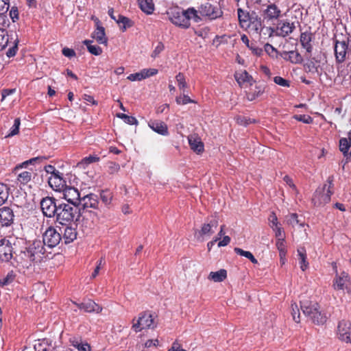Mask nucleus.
<instances>
[{"instance_id":"28","label":"nucleus","mask_w":351,"mask_h":351,"mask_svg":"<svg viewBox=\"0 0 351 351\" xmlns=\"http://www.w3.org/2000/svg\"><path fill=\"white\" fill-rule=\"evenodd\" d=\"M92 38L95 39L99 44L107 45L108 38L106 36L105 28L101 25L96 27V29L92 33Z\"/></svg>"},{"instance_id":"42","label":"nucleus","mask_w":351,"mask_h":351,"mask_svg":"<svg viewBox=\"0 0 351 351\" xmlns=\"http://www.w3.org/2000/svg\"><path fill=\"white\" fill-rule=\"evenodd\" d=\"M315 314L313 315L311 320L315 324L317 325H322L324 324L326 320L327 317L324 313H322V311L315 312Z\"/></svg>"},{"instance_id":"9","label":"nucleus","mask_w":351,"mask_h":351,"mask_svg":"<svg viewBox=\"0 0 351 351\" xmlns=\"http://www.w3.org/2000/svg\"><path fill=\"white\" fill-rule=\"evenodd\" d=\"M260 11L263 21H278L282 16L281 10L274 3H264Z\"/></svg>"},{"instance_id":"15","label":"nucleus","mask_w":351,"mask_h":351,"mask_svg":"<svg viewBox=\"0 0 351 351\" xmlns=\"http://www.w3.org/2000/svg\"><path fill=\"white\" fill-rule=\"evenodd\" d=\"M63 192L64 198L67 201V204L74 206H80V193L77 188L66 185L62 191Z\"/></svg>"},{"instance_id":"19","label":"nucleus","mask_w":351,"mask_h":351,"mask_svg":"<svg viewBox=\"0 0 351 351\" xmlns=\"http://www.w3.org/2000/svg\"><path fill=\"white\" fill-rule=\"evenodd\" d=\"M14 219L13 210L8 206H3L0 208V225L2 227L10 226Z\"/></svg>"},{"instance_id":"35","label":"nucleus","mask_w":351,"mask_h":351,"mask_svg":"<svg viewBox=\"0 0 351 351\" xmlns=\"http://www.w3.org/2000/svg\"><path fill=\"white\" fill-rule=\"evenodd\" d=\"M287 61L294 64H301L303 62V58L297 50H292L288 51Z\"/></svg>"},{"instance_id":"26","label":"nucleus","mask_w":351,"mask_h":351,"mask_svg":"<svg viewBox=\"0 0 351 351\" xmlns=\"http://www.w3.org/2000/svg\"><path fill=\"white\" fill-rule=\"evenodd\" d=\"M69 342L78 351H91V347L87 342L82 341L80 337H71Z\"/></svg>"},{"instance_id":"25","label":"nucleus","mask_w":351,"mask_h":351,"mask_svg":"<svg viewBox=\"0 0 351 351\" xmlns=\"http://www.w3.org/2000/svg\"><path fill=\"white\" fill-rule=\"evenodd\" d=\"M333 177L330 176L327 180V182L328 185L324 184L323 187V191H324L326 189V193H323L320 195L319 201L322 203L326 204L330 201V197L333 194V191H331V189L333 187Z\"/></svg>"},{"instance_id":"18","label":"nucleus","mask_w":351,"mask_h":351,"mask_svg":"<svg viewBox=\"0 0 351 351\" xmlns=\"http://www.w3.org/2000/svg\"><path fill=\"white\" fill-rule=\"evenodd\" d=\"M12 256L11 243L5 239H1L0 240V261L2 262H9Z\"/></svg>"},{"instance_id":"6","label":"nucleus","mask_w":351,"mask_h":351,"mask_svg":"<svg viewBox=\"0 0 351 351\" xmlns=\"http://www.w3.org/2000/svg\"><path fill=\"white\" fill-rule=\"evenodd\" d=\"M97 195L90 193L84 195L80 199L81 215L88 212L90 215L93 214L94 217L98 218L99 214L101 213Z\"/></svg>"},{"instance_id":"41","label":"nucleus","mask_w":351,"mask_h":351,"mask_svg":"<svg viewBox=\"0 0 351 351\" xmlns=\"http://www.w3.org/2000/svg\"><path fill=\"white\" fill-rule=\"evenodd\" d=\"M276 245L278 250L279 251L280 260L282 261V263H284L283 258L285 257L287 254L285 239H276Z\"/></svg>"},{"instance_id":"16","label":"nucleus","mask_w":351,"mask_h":351,"mask_svg":"<svg viewBox=\"0 0 351 351\" xmlns=\"http://www.w3.org/2000/svg\"><path fill=\"white\" fill-rule=\"evenodd\" d=\"M314 40V34L311 31L302 32L300 36V43L302 47L306 50L304 56L310 59L313 49L312 42Z\"/></svg>"},{"instance_id":"30","label":"nucleus","mask_w":351,"mask_h":351,"mask_svg":"<svg viewBox=\"0 0 351 351\" xmlns=\"http://www.w3.org/2000/svg\"><path fill=\"white\" fill-rule=\"evenodd\" d=\"M265 89V86L264 84L256 85L254 89H250V90L246 93L247 100L252 101L261 97L264 93Z\"/></svg>"},{"instance_id":"53","label":"nucleus","mask_w":351,"mask_h":351,"mask_svg":"<svg viewBox=\"0 0 351 351\" xmlns=\"http://www.w3.org/2000/svg\"><path fill=\"white\" fill-rule=\"evenodd\" d=\"M100 160L99 157H98L96 155H90L88 156H86L84 158L82 161L79 163L80 165H89L93 162H97Z\"/></svg>"},{"instance_id":"64","label":"nucleus","mask_w":351,"mask_h":351,"mask_svg":"<svg viewBox=\"0 0 351 351\" xmlns=\"http://www.w3.org/2000/svg\"><path fill=\"white\" fill-rule=\"evenodd\" d=\"M9 0H0V15L5 14L9 10Z\"/></svg>"},{"instance_id":"58","label":"nucleus","mask_w":351,"mask_h":351,"mask_svg":"<svg viewBox=\"0 0 351 351\" xmlns=\"http://www.w3.org/2000/svg\"><path fill=\"white\" fill-rule=\"evenodd\" d=\"M291 308H292L291 315L293 317V319L296 323H300V312H299L298 305L296 304H292Z\"/></svg>"},{"instance_id":"29","label":"nucleus","mask_w":351,"mask_h":351,"mask_svg":"<svg viewBox=\"0 0 351 351\" xmlns=\"http://www.w3.org/2000/svg\"><path fill=\"white\" fill-rule=\"evenodd\" d=\"M234 78L239 86H242L245 82L249 83L250 85L252 86L254 82L252 76L245 70L241 73H236L234 74Z\"/></svg>"},{"instance_id":"13","label":"nucleus","mask_w":351,"mask_h":351,"mask_svg":"<svg viewBox=\"0 0 351 351\" xmlns=\"http://www.w3.org/2000/svg\"><path fill=\"white\" fill-rule=\"evenodd\" d=\"M337 335L341 341L351 343V322L345 319L339 322Z\"/></svg>"},{"instance_id":"2","label":"nucleus","mask_w":351,"mask_h":351,"mask_svg":"<svg viewBox=\"0 0 351 351\" xmlns=\"http://www.w3.org/2000/svg\"><path fill=\"white\" fill-rule=\"evenodd\" d=\"M45 253V246L40 240H35L22 251L19 255L20 263L23 267L29 268L33 263H40Z\"/></svg>"},{"instance_id":"7","label":"nucleus","mask_w":351,"mask_h":351,"mask_svg":"<svg viewBox=\"0 0 351 351\" xmlns=\"http://www.w3.org/2000/svg\"><path fill=\"white\" fill-rule=\"evenodd\" d=\"M156 324L154 323L153 315L148 312H142L139 313L137 319L135 318L132 320V328L138 332L143 330L154 328Z\"/></svg>"},{"instance_id":"5","label":"nucleus","mask_w":351,"mask_h":351,"mask_svg":"<svg viewBox=\"0 0 351 351\" xmlns=\"http://www.w3.org/2000/svg\"><path fill=\"white\" fill-rule=\"evenodd\" d=\"M167 14L169 21L176 26L187 29L191 25V17L188 16L186 10H183L181 8H170L167 11Z\"/></svg>"},{"instance_id":"56","label":"nucleus","mask_w":351,"mask_h":351,"mask_svg":"<svg viewBox=\"0 0 351 351\" xmlns=\"http://www.w3.org/2000/svg\"><path fill=\"white\" fill-rule=\"evenodd\" d=\"M287 223L292 226H294L296 224H300V226H304V223H300L298 219V216L296 213H292L289 216L287 219Z\"/></svg>"},{"instance_id":"45","label":"nucleus","mask_w":351,"mask_h":351,"mask_svg":"<svg viewBox=\"0 0 351 351\" xmlns=\"http://www.w3.org/2000/svg\"><path fill=\"white\" fill-rule=\"evenodd\" d=\"M112 197V193L108 190L102 191L100 193L101 200L106 206H108L111 204Z\"/></svg>"},{"instance_id":"4","label":"nucleus","mask_w":351,"mask_h":351,"mask_svg":"<svg viewBox=\"0 0 351 351\" xmlns=\"http://www.w3.org/2000/svg\"><path fill=\"white\" fill-rule=\"evenodd\" d=\"M18 44L19 39L16 35L14 38L12 34L9 35L5 29L0 28V51L8 47L5 54L8 58H12L19 49Z\"/></svg>"},{"instance_id":"62","label":"nucleus","mask_w":351,"mask_h":351,"mask_svg":"<svg viewBox=\"0 0 351 351\" xmlns=\"http://www.w3.org/2000/svg\"><path fill=\"white\" fill-rule=\"evenodd\" d=\"M198 12L199 11L195 10L194 8H189L186 10L188 16L193 18L195 22H199L201 20L200 17L197 14Z\"/></svg>"},{"instance_id":"3","label":"nucleus","mask_w":351,"mask_h":351,"mask_svg":"<svg viewBox=\"0 0 351 351\" xmlns=\"http://www.w3.org/2000/svg\"><path fill=\"white\" fill-rule=\"evenodd\" d=\"M80 215L81 208L80 206L60 202L56 220L58 223L66 226L74 221H77Z\"/></svg>"},{"instance_id":"39","label":"nucleus","mask_w":351,"mask_h":351,"mask_svg":"<svg viewBox=\"0 0 351 351\" xmlns=\"http://www.w3.org/2000/svg\"><path fill=\"white\" fill-rule=\"evenodd\" d=\"M227 277V271L226 269H221L215 272H210L208 278L214 282H222Z\"/></svg>"},{"instance_id":"31","label":"nucleus","mask_w":351,"mask_h":351,"mask_svg":"<svg viewBox=\"0 0 351 351\" xmlns=\"http://www.w3.org/2000/svg\"><path fill=\"white\" fill-rule=\"evenodd\" d=\"M218 226V220L216 219L210 220L209 223H204L201 230L199 231V234L201 237L204 235H210L214 233L213 228H216Z\"/></svg>"},{"instance_id":"60","label":"nucleus","mask_w":351,"mask_h":351,"mask_svg":"<svg viewBox=\"0 0 351 351\" xmlns=\"http://www.w3.org/2000/svg\"><path fill=\"white\" fill-rule=\"evenodd\" d=\"M165 49V45L162 42H158L156 47L152 53L151 57L156 58L158 57L160 53Z\"/></svg>"},{"instance_id":"12","label":"nucleus","mask_w":351,"mask_h":351,"mask_svg":"<svg viewBox=\"0 0 351 351\" xmlns=\"http://www.w3.org/2000/svg\"><path fill=\"white\" fill-rule=\"evenodd\" d=\"M349 40L339 41L334 39V53L337 64L343 63L346 59V55L348 54Z\"/></svg>"},{"instance_id":"1","label":"nucleus","mask_w":351,"mask_h":351,"mask_svg":"<svg viewBox=\"0 0 351 351\" xmlns=\"http://www.w3.org/2000/svg\"><path fill=\"white\" fill-rule=\"evenodd\" d=\"M240 27L253 34L261 36L264 29V21L255 11L251 12L241 8L237 9Z\"/></svg>"},{"instance_id":"48","label":"nucleus","mask_w":351,"mask_h":351,"mask_svg":"<svg viewBox=\"0 0 351 351\" xmlns=\"http://www.w3.org/2000/svg\"><path fill=\"white\" fill-rule=\"evenodd\" d=\"M236 122L240 125L247 126L251 123H256V120L245 116H237L236 117Z\"/></svg>"},{"instance_id":"33","label":"nucleus","mask_w":351,"mask_h":351,"mask_svg":"<svg viewBox=\"0 0 351 351\" xmlns=\"http://www.w3.org/2000/svg\"><path fill=\"white\" fill-rule=\"evenodd\" d=\"M189 143L191 149L197 154L202 153L204 150V143L199 138L189 137Z\"/></svg>"},{"instance_id":"32","label":"nucleus","mask_w":351,"mask_h":351,"mask_svg":"<svg viewBox=\"0 0 351 351\" xmlns=\"http://www.w3.org/2000/svg\"><path fill=\"white\" fill-rule=\"evenodd\" d=\"M116 22L122 32H125L127 29L134 25V22L130 19L121 14H118Z\"/></svg>"},{"instance_id":"20","label":"nucleus","mask_w":351,"mask_h":351,"mask_svg":"<svg viewBox=\"0 0 351 351\" xmlns=\"http://www.w3.org/2000/svg\"><path fill=\"white\" fill-rule=\"evenodd\" d=\"M49 185L56 191H62L66 186V183L63 178V173H59L51 176L48 179Z\"/></svg>"},{"instance_id":"8","label":"nucleus","mask_w":351,"mask_h":351,"mask_svg":"<svg viewBox=\"0 0 351 351\" xmlns=\"http://www.w3.org/2000/svg\"><path fill=\"white\" fill-rule=\"evenodd\" d=\"M60 202L53 197L47 196L42 198L40 205L43 215L48 218L56 217Z\"/></svg>"},{"instance_id":"43","label":"nucleus","mask_w":351,"mask_h":351,"mask_svg":"<svg viewBox=\"0 0 351 351\" xmlns=\"http://www.w3.org/2000/svg\"><path fill=\"white\" fill-rule=\"evenodd\" d=\"M235 253L238 255H240V256H245L247 258H248L252 263L254 264H257L258 263V261L256 258H255V257L254 256V255L249 251H245L239 247H235L234 249Z\"/></svg>"},{"instance_id":"52","label":"nucleus","mask_w":351,"mask_h":351,"mask_svg":"<svg viewBox=\"0 0 351 351\" xmlns=\"http://www.w3.org/2000/svg\"><path fill=\"white\" fill-rule=\"evenodd\" d=\"M21 124V121L19 118H16L14 119V125L10 129L9 134L6 136V137L13 136L17 134L19 132V126Z\"/></svg>"},{"instance_id":"22","label":"nucleus","mask_w":351,"mask_h":351,"mask_svg":"<svg viewBox=\"0 0 351 351\" xmlns=\"http://www.w3.org/2000/svg\"><path fill=\"white\" fill-rule=\"evenodd\" d=\"M300 307L303 313L310 319L315 314V312L319 311V306L317 302L309 301L301 302Z\"/></svg>"},{"instance_id":"21","label":"nucleus","mask_w":351,"mask_h":351,"mask_svg":"<svg viewBox=\"0 0 351 351\" xmlns=\"http://www.w3.org/2000/svg\"><path fill=\"white\" fill-rule=\"evenodd\" d=\"M73 304L80 309L84 310L86 313H97L101 311L102 308L96 304L93 300L88 299L81 303L73 302Z\"/></svg>"},{"instance_id":"27","label":"nucleus","mask_w":351,"mask_h":351,"mask_svg":"<svg viewBox=\"0 0 351 351\" xmlns=\"http://www.w3.org/2000/svg\"><path fill=\"white\" fill-rule=\"evenodd\" d=\"M77 234V232L75 228L70 224L66 225L62 239L64 240L65 244H69L76 239Z\"/></svg>"},{"instance_id":"63","label":"nucleus","mask_w":351,"mask_h":351,"mask_svg":"<svg viewBox=\"0 0 351 351\" xmlns=\"http://www.w3.org/2000/svg\"><path fill=\"white\" fill-rule=\"evenodd\" d=\"M141 72L143 74V78L145 79L156 75L158 73V70L156 69H145L141 70Z\"/></svg>"},{"instance_id":"51","label":"nucleus","mask_w":351,"mask_h":351,"mask_svg":"<svg viewBox=\"0 0 351 351\" xmlns=\"http://www.w3.org/2000/svg\"><path fill=\"white\" fill-rule=\"evenodd\" d=\"M176 79L178 82V86L180 90L184 91L185 88H187V84L185 80V77L183 73H179L176 76Z\"/></svg>"},{"instance_id":"23","label":"nucleus","mask_w":351,"mask_h":351,"mask_svg":"<svg viewBox=\"0 0 351 351\" xmlns=\"http://www.w3.org/2000/svg\"><path fill=\"white\" fill-rule=\"evenodd\" d=\"M300 307L303 313L310 319L315 314V312L319 311V306L317 302L309 301L301 302Z\"/></svg>"},{"instance_id":"46","label":"nucleus","mask_w":351,"mask_h":351,"mask_svg":"<svg viewBox=\"0 0 351 351\" xmlns=\"http://www.w3.org/2000/svg\"><path fill=\"white\" fill-rule=\"evenodd\" d=\"M47 159V158L45 156H38V157L32 158L23 162L19 167H16V169H18L19 168L26 167L28 165H33L36 162H44Z\"/></svg>"},{"instance_id":"34","label":"nucleus","mask_w":351,"mask_h":351,"mask_svg":"<svg viewBox=\"0 0 351 351\" xmlns=\"http://www.w3.org/2000/svg\"><path fill=\"white\" fill-rule=\"evenodd\" d=\"M298 255L299 256L300 269L305 271L308 267V263L306 261V251L304 247L298 248Z\"/></svg>"},{"instance_id":"61","label":"nucleus","mask_w":351,"mask_h":351,"mask_svg":"<svg viewBox=\"0 0 351 351\" xmlns=\"http://www.w3.org/2000/svg\"><path fill=\"white\" fill-rule=\"evenodd\" d=\"M269 226L273 229V230H275V227L278 226V218L275 213L271 212L268 217Z\"/></svg>"},{"instance_id":"24","label":"nucleus","mask_w":351,"mask_h":351,"mask_svg":"<svg viewBox=\"0 0 351 351\" xmlns=\"http://www.w3.org/2000/svg\"><path fill=\"white\" fill-rule=\"evenodd\" d=\"M148 126L154 132L159 134L167 136L169 134L168 127L167 124L158 120H150L148 122Z\"/></svg>"},{"instance_id":"57","label":"nucleus","mask_w":351,"mask_h":351,"mask_svg":"<svg viewBox=\"0 0 351 351\" xmlns=\"http://www.w3.org/2000/svg\"><path fill=\"white\" fill-rule=\"evenodd\" d=\"M274 82L282 87H289L290 86V81L287 80L280 76H276L274 77Z\"/></svg>"},{"instance_id":"11","label":"nucleus","mask_w":351,"mask_h":351,"mask_svg":"<svg viewBox=\"0 0 351 351\" xmlns=\"http://www.w3.org/2000/svg\"><path fill=\"white\" fill-rule=\"evenodd\" d=\"M62 240V236L56 229L52 226L49 227L43 234V245L53 248L58 245Z\"/></svg>"},{"instance_id":"17","label":"nucleus","mask_w":351,"mask_h":351,"mask_svg":"<svg viewBox=\"0 0 351 351\" xmlns=\"http://www.w3.org/2000/svg\"><path fill=\"white\" fill-rule=\"evenodd\" d=\"M277 36L285 38L290 35L295 29L294 22H290L288 19L278 20L277 25Z\"/></svg>"},{"instance_id":"37","label":"nucleus","mask_w":351,"mask_h":351,"mask_svg":"<svg viewBox=\"0 0 351 351\" xmlns=\"http://www.w3.org/2000/svg\"><path fill=\"white\" fill-rule=\"evenodd\" d=\"M139 5L141 10L147 14H151L154 10V4L152 0H141Z\"/></svg>"},{"instance_id":"49","label":"nucleus","mask_w":351,"mask_h":351,"mask_svg":"<svg viewBox=\"0 0 351 351\" xmlns=\"http://www.w3.org/2000/svg\"><path fill=\"white\" fill-rule=\"evenodd\" d=\"M15 274L13 271L8 273L5 277L0 280V286H5L12 282L15 278Z\"/></svg>"},{"instance_id":"10","label":"nucleus","mask_w":351,"mask_h":351,"mask_svg":"<svg viewBox=\"0 0 351 351\" xmlns=\"http://www.w3.org/2000/svg\"><path fill=\"white\" fill-rule=\"evenodd\" d=\"M198 11L202 16L208 17L210 20H215L223 16L219 2L215 4L208 2L202 3L199 7Z\"/></svg>"},{"instance_id":"54","label":"nucleus","mask_w":351,"mask_h":351,"mask_svg":"<svg viewBox=\"0 0 351 351\" xmlns=\"http://www.w3.org/2000/svg\"><path fill=\"white\" fill-rule=\"evenodd\" d=\"M176 103L179 105H185L189 103H195L188 95H183V96L177 97L176 99Z\"/></svg>"},{"instance_id":"38","label":"nucleus","mask_w":351,"mask_h":351,"mask_svg":"<svg viewBox=\"0 0 351 351\" xmlns=\"http://www.w3.org/2000/svg\"><path fill=\"white\" fill-rule=\"evenodd\" d=\"M351 147V141L347 138H341L339 140V150L344 157L348 158V151Z\"/></svg>"},{"instance_id":"55","label":"nucleus","mask_w":351,"mask_h":351,"mask_svg":"<svg viewBox=\"0 0 351 351\" xmlns=\"http://www.w3.org/2000/svg\"><path fill=\"white\" fill-rule=\"evenodd\" d=\"M277 27H265L264 25V29L262 31L264 35H267L268 37L277 36Z\"/></svg>"},{"instance_id":"50","label":"nucleus","mask_w":351,"mask_h":351,"mask_svg":"<svg viewBox=\"0 0 351 351\" xmlns=\"http://www.w3.org/2000/svg\"><path fill=\"white\" fill-rule=\"evenodd\" d=\"M293 118L306 124H311L313 121V119L310 115L307 114H295L293 116Z\"/></svg>"},{"instance_id":"36","label":"nucleus","mask_w":351,"mask_h":351,"mask_svg":"<svg viewBox=\"0 0 351 351\" xmlns=\"http://www.w3.org/2000/svg\"><path fill=\"white\" fill-rule=\"evenodd\" d=\"M33 170L30 171H23L19 173L17 176V181L20 184L25 185L29 183L32 177Z\"/></svg>"},{"instance_id":"40","label":"nucleus","mask_w":351,"mask_h":351,"mask_svg":"<svg viewBox=\"0 0 351 351\" xmlns=\"http://www.w3.org/2000/svg\"><path fill=\"white\" fill-rule=\"evenodd\" d=\"M93 40H85L83 43L86 46L88 51L95 56H99L102 53V49L97 45H92Z\"/></svg>"},{"instance_id":"59","label":"nucleus","mask_w":351,"mask_h":351,"mask_svg":"<svg viewBox=\"0 0 351 351\" xmlns=\"http://www.w3.org/2000/svg\"><path fill=\"white\" fill-rule=\"evenodd\" d=\"M120 170V165L114 162H108V172L110 174H114Z\"/></svg>"},{"instance_id":"14","label":"nucleus","mask_w":351,"mask_h":351,"mask_svg":"<svg viewBox=\"0 0 351 351\" xmlns=\"http://www.w3.org/2000/svg\"><path fill=\"white\" fill-rule=\"evenodd\" d=\"M333 269L336 273L335 278L333 280V287L336 290L346 289L348 293L350 292V289L348 287L350 277L348 273L342 271L340 274L337 273V266L335 264Z\"/></svg>"},{"instance_id":"44","label":"nucleus","mask_w":351,"mask_h":351,"mask_svg":"<svg viewBox=\"0 0 351 351\" xmlns=\"http://www.w3.org/2000/svg\"><path fill=\"white\" fill-rule=\"evenodd\" d=\"M10 189L6 184L0 183V206L3 205L8 199Z\"/></svg>"},{"instance_id":"47","label":"nucleus","mask_w":351,"mask_h":351,"mask_svg":"<svg viewBox=\"0 0 351 351\" xmlns=\"http://www.w3.org/2000/svg\"><path fill=\"white\" fill-rule=\"evenodd\" d=\"M265 52L272 58H278L279 51L269 43H266L264 46Z\"/></svg>"}]
</instances>
